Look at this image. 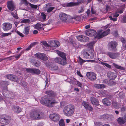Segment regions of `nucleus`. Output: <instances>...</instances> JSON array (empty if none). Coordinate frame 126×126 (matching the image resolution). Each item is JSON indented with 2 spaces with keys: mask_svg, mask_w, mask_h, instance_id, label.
I'll list each match as a JSON object with an SVG mask.
<instances>
[{
  "mask_svg": "<svg viewBox=\"0 0 126 126\" xmlns=\"http://www.w3.org/2000/svg\"><path fill=\"white\" fill-rule=\"evenodd\" d=\"M55 47H57L59 46L60 45V43L58 41H55Z\"/></svg>",
  "mask_w": 126,
  "mask_h": 126,
  "instance_id": "nucleus-53",
  "label": "nucleus"
},
{
  "mask_svg": "<svg viewBox=\"0 0 126 126\" xmlns=\"http://www.w3.org/2000/svg\"><path fill=\"white\" fill-rule=\"evenodd\" d=\"M30 29V26H25L24 27L23 31V33L26 35L28 34L29 33V31Z\"/></svg>",
  "mask_w": 126,
  "mask_h": 126,
  "instance_id": "nucleus-26",
  "label": "nucleus"
},
{
  "mask_svg": "<svg viewBox=\"0 0 126 126\" xmlns=\"http://www.w3.org/2000/svg\"><path fill=\"white\" fill-rule=\"evenodd\" d=\"M77 75L79 76L80 77H83L82 76L80 72L79 71H78L77 72Z\"/></svg>",
  "mask_w": 126,
  "mask_h": 126,
  "instance_id": "nucleus-62",
  "label": "nucleus"
},
{
  "mask_svg": "<svg viewBox=\"0 0 126 126\" xmlns=\"http://www.w3.org/2000/svg\"><path fill=\"white\" fill-rule=\"evenodd\" d=\"M49 47H55V41H49L48 42Z\"/></svg>",
  "mask_w": 126,
  "mask_h": 126,
  "instance_id": "nucleus-33",
  "label": "nucleus"
},
{
  "mask_svg": "<svg viewBox=\"0 0 126 126\" xmlns=\"http://www.w3.org/2000/svg\"><path fill=\"white\" fill-rule=\"evenodd\" d=\"M110 32V30L108 29L101 34L99 33H98L97 35V37L98 39H99L108 35Z\"/></svg>",
  "mask_w": 126,
  "mask_h": 126,
  "instance_id": "nucleus-12",
  "label": "nucleus"
},
{
  "mask_svg": "<svg viewBox=\"0 0 126 126\" xmlns=\"http://www.w3.org/2000/svg\"><path fill=\"white\" fill-rule=\"evenodd\" d=\"M46 94L50 96L55 97L56 95V94L52 91H48L46 92Z\"/></svg>",
  "mask_w": 126,
  "mask_h": 126,
  "instance_id": "nucleus-25",
  "label": "nucleus"
},
{
  "mask_svg": "<svg viewBox=\"0 0 126 126\" xmlns=\"http://www.w3.org/2000/svg\"><path fill=\"white\" fill-rule=\"evenodd\" d=\"M84 11V7L83 6H82L81 7L79 11L78 12L79 13H82Z\"/></svg>",
  "mask_w": 126,
  "mask_h": 126,
  "instance_id": "nucleus-52",
  "label": "nucleus"
},
{
  "mask_svg": "<svg viewBox=\"0 0 126 126\" xmlns=\"http://www.w3.org/2000/svg\"><path fill=\"white\" fill-rule=\"evenodd\" d=\"M100 63L103 65L104 66L106 67L109 68H111V65L107 63L102 62H101Z\"/></svg>",
  "mask_w": 126,
  "mask_h": 126,
  "instance_id": "nucleus-38",
  "label": "nucleus"
},
{
  "mask_svg": "<svg viewBox=\"0 0 126 126\" xmlns=\"http://www.w3.org/2000/svg\"><path fill=\"white\" fill-rule=\"evenodd\" d=\"M117 44L116 42L113 41L111 42L109 44V47L110 48V50L113 51H115L116 50V47Z\"/></svg>",
  "mask_w": 126,
  "mask_h": 126,
  "instance_id": "nucleus-11",
  "label": "nucleus"
},
{
  "mask_svg": "<svg viewBox=\"0 0 126 126\" xmlns=\"http://www.w3.org/2000/svg\"><path fill=\"white\" fill-rule=\"evenodd\" d=\"M59 19L62 22H66L68 18V16L67 14L62 12L59 13Z\"/></svg>",
  "mask_w": 126,
  "mask_h": 126,
  "instance_id": "nucleus-9",
  "label": "nucleus"
},
{
  "mask_svg": "<svg viewBox=\"0 0 126 126\" xmlns=\"http://www.w3.org/2000/svg\"><path fill=\"white\" fill-rule=\"evenodd\" d=\"M86 75L87 77L92 81L94 80L96 78V74L93 72H87L86 73Z\"/></svg>",
  "mask_w": 126,
  "mask_h": 126,
  "instance_id": "nucleus-6",
  "label": "nucleus"
},
{
  "mask_svg": "<svg viewBox=\"0 0 126 126\" xmlns=\"http://www.w3.org/2000/svg\"><path fill=\"white\" fill-rule=\"evenodd\" d=\"M6 77L9 79L14 81H16V77L15 75H8L6 76Z\"/></svg>",
  "mask_w": 126,
  "mask_h": 126,
  "instance_id": "nucleus-22",
  "label": "nucleus"
},
{
  "mask_svg": "<svg viewBox=\"0 0 126 126\" xmlns=\"http://www.w3.org/2000/svg\"><path fill=\"white\" fill-rule=\"evenodd\" d=\"M124 118L122 117H119L117 119L118 123L120 125H122L125 123Z\"/></svg>",
  "mask_w": 126,
  "mask_h": 126,
  "instance_id": "nucleus-27",
  "label": "nucleus"
},
{
  "mask_svg": "<svg viewBox=\"0 0 126 126\" xmlns=\"http://www.w3.org/2000/svg\"><path fill=\"white\" fill-rule=\"evenodd\" d=\"M94 43L93 42H92L88 43L87 45V47L91 48H92Z\"/></svg>",
  "mask_w": 126,
  "mask_h": 126,
  "instance_id": "nucleus-41",
  "label": "nucleus"
},
{
  "mask_svg": "<svg viewBox=\"0 0 126 126\" xmlns=\"http://www.w3.org/2000/svg\"><path fill=\"white\" fill-rule=\"evenodd\" d=\"M86 34L89 36H92L94 35L96 33V31L94 30L88 29L85 32Z\"/></svg>",
  "mask_w": 126,
  "mask_h": 126,
  "instance_id": "nucleus-14",
  "label": "nucleus"
},
{
  "mask_svg": "<svg viewBox=\"0 0 126 126\" xmlns=\"http://www.w3.org/2000/svg\"><path fill=\"white\" fill-rule=\"evenodd\" d=\"M37 42H34L33 43H32L30 45L31 46V47H32L33 46H34L35 45H36V43Z\"/></svg>",
  "mask_w": 126,
  "mask_h": 126,
  "instance_id": "nucleus-64",
  "label": "nucleus"
},
{
  "mask_svg": "<svg viewBox=\"0 0 126 126\" xmlns=\"http://www.w3.org/2000/svg\"><path fill=\"white\" fill-rule=\"evenodd\" d=\"M58 69V66L55 65L51 67V69L52 71L56 70Z\"/></svg>",
  "mask_w": 126,
  "mask_h": 126,
  "instance_id": "nucleus-50",
  "label": "nucleus"
},
{
  "mask_svg": "<svg viewBox=\"0 0 126 126\" xmlns=\"http://www.w3.org/2000/svg\"><path fill=\"white\" fill-rule=\"evenodd\" d=\"M40 103L49 107H53L57 103V101L53 98H47L46 96L42 97L40 100Z\"/></svg>",
  "mask_w": 126,
  "mask_h": 126,
  "instance_id": "nucleus-1",
  "label": "nucleus"
},
{
  "mask_svg": "<svg viewBox=\"0 0 126 126\" xmlns=\"http://www.w3.org/2000/svg\"><path fill=\"white\" fill-rule=\"evenodd\" d=\"M121 40L123 44L126 43V39L123 38H121Z\"/></svg>",
  "mask_w": 126,
  "mask_h": 126,
  "instance_id": "nucleus-55",
  "label": "nucleus"
},
{
  "mask_svg": "<svg viewBox=\"0 0 126 126\" xmlns=\"http://www.w3.org/2000/svg\"><path fill=\"white\" fill-rule=\"evenodd\" d=\"M90 100L91 103L93 105H94L97 106L99 105L98 103V101L94 97H91L90 98Z\"/></svg>",
  "mask_w": 126,
  "mask_h": 126,
  "instance_id": "nucleus-23",
  "label": "nucleus"
},
{
  "mask_svg": "<svg viewBox=\"0 0 126 126\" xmlns=\"http://www.w3.org/2000/svg\"><path fill=\"white\" fill-rule=\"evenodd\" d=\"M44 113L37 110H33L30 112V116L33 120H39L42 119L44 117Z\"/></svg>",
  "mask_w": 126,
  "mask_h": 126,
  "instance_id": "nucleus-2",
  "label": "nucleus"
},
{
  "mask_svg": "<svg viewBox=\"0 0 126 126\" xmlns=\"http://www.w3.org/2000/svg\"><path fill=\"white\" fill-rule=\"evenodd\" d=\"M94 86L95 88L100 89H102L105 87V85L103 84H95Z\"/></svg>",
  "mask_w": 126,
  "mask_h": 126,
  "instance_id": "nucleus-24",
  "label": "nucleus"
},
{
  "mask_svg": "<svg viewBox=\"0 0 126 126\" xmlns=\"http://www.w3.org/2000/svg\"><path fill=\"white\" fill-rule=\"evenodd\" d=\"M12 33L11 32L7 33H2L1 36L3 37L7 36L9 35H10Z\"/></svg>",
  "mask_w": 126,
  "mask_h": 126,
  "instance_id": "nucleus-44",
  "label": "nucleus"
},
{
  "mask_svg": "<svg viewBox=\"0 0 126 126\" xmlns=\"http://www.w3.org/2000/svg\"><path fill=\"white\" fill-rule=\"evenodd\" d=\"M22 1L24 3H25L26 5H28L29 4V3L27 2V0H22Z\"/></svg>",
  "mask_w": 126,
  "mask_h": 126,
  "instance_id": "nucleus-60",
  "label": "nucleus"
},
{
  "mask_svg": "<svg viewBox=\"0 0 126 126\" xmlns=\"http://www.w3.org/2000/svg\"><path fill=\"white\" fill-rule=\"evenodd\" d=\"M37 42H34L33 43H32L30 45L31 46V47H32L33 46H34L35 45H36V43Z\"/></svg>",
  "mask_w": 126,
  "mask_h": 126,
  "instance_id": "nucleus-63",
  "label": "nucleus"
},
{
  "mask_svg": "<svg viewBox=\"0 0 126 126\" xmlns=\"http://www.w3.org/2000/svg\"><path fill=\"white\" fill-rule=\"evenodd\" d=\"M83 36L82 35H80L77 36L76 37L77 38L79 41H82Z\"/></svg>",
  "mask_w": 126,
  "mask_h": 126,
  "instance_id": "nucleus-40",
  "label": "nucleus"
},
{
  "mask_svg": "<svg viewBox=\"0 0 126 126\" xmlns=\"http://www.w3.org/2000/svg\"><path fill=\"white\" fill-rule=\"evenodd\" d=\"M82 105L86 109L89 105V104L86 102H83L82 103Z\"/></svg>",
  "mask_w": 126,
  "mask_h": 126,
  "instance_id": "nucleus-43",
  "label": "nucleus"
},
{
  "mask_svg": "<svg viewBox=\"0 0 126 126\" xmlns=\"http://www.w3.org/2000/svg\"><path fill=\"white\" fill-rule=\"evenodd\" d=\"M83 57L86 58L92 59L94 57V53L92 51H85L83 53Z\"/></svg>",
  "mask_w": 126,
  "mask_h": 126,
  "instance_id": "nucleus-4",
  "label": "nucleus"
},
{
  "mask_svg": "<svg viewBox=\"0 0 126 126\" xmlns=\"http://www.w3.org/2000/svg\"><path fill=\"white\" fill-rule=\"evenodd\" d=\"M41 43H42L41 44L42 45H43L46 47H49L48 44L46 42V41H42L41 42Z\"/></svg>",
  "mask_w": 126,
  "mask_h": 126,
  "instance_id": "nucleus-48",
  "label": "nucleus"
},
{
  "mask_svg": "<svg viewBox=\"0 0 126 126\" xmlns=\"http://www.w3.org/2000/svg\"><path fill=\"white\" fill-rule=\"evenodd\" d=\"M50 118L54 122H56L59 120L60 115L58 114L54 113L50 114L49 116Z\"/></svg>",
  "mask_w": 126,
  "mask_h": 126,
  "instance_id": "nucleus-8",
  "label": "nucleus"
},
{
  "mask_svg": "<svg viewBox=\"0 0 126 126\" xmlns=\"http://www.w3.org/2000/svg\"><path fill=\"white\" fill-rule=\"evenodd\" d=\"M79 5L78 2H70L67 3L66 5L67 7H72Z\"/></svg>",
  "mask_w": 126,
  "mask_h": 126,
  "instance_id": "nucleus-30",
  "label": "nucleus"
},
{
  "mask_svg": "<svg viewBox=\"0 0 126 126\" xmlns=\"http://www.w3.org/2000/svg\"><path fill=\"white\" fill-rule=\"evenodd\" d=\"M107 75L108 78L112 80H114L117 77L116 73L111 72H108Z\"/></svg>",
  "mask_w": 126,
  "mask_h": 126,
  "instance_id": "nucleus-15",
  "label": "nucleus"
},
{
  "mask_svg": "<svg viewBox=\"0 0 126 126\" xmlns=\"http://www.w3.org/2000/svg\"><path fill=\"white\" fill-rule=\"evenodd\" d=\"M107 54L110 58L112 59H116L119 55V54L118 53H112L109 52L107 53Z\"/></svg>",
  "mask_w": 126,
  "mask_h": 126,
  "instance_id": "nucleus-17",
  "label": "nucleus"
},
{
  "mask_svg": "<svg viewBox=\"0 0 126 126\" xmlns=\"http://www.w3.org/2000/svg\"><path fill=\"white\" fill-rule=\"evenodd\" d=\"M79 63L81 65H82L85 62L84 60H83L80 57L79 58Z\"/></svg>",
  "mask_w": 126,
  "mask_h": 126,
  "instance_id": "nucleus-46",
  "label": "nucleus"
},
{
  "mask_svg": "<svg viewBox=\"0 0 126 126\" xmlns=\"http://www.w3.org/2000/svg\"><path fill=\"white\" fill-rule=\"evenodd\" d=\"M119 14L117 12H116L114 13L111 15V16H109V18L111 20L113 21H116L117 20V18L119 16Z\"/></svg>",
  "mask_w": 126,
  "mask_h": 126,
  "instance_id": "nucleus-18",
  "label": "nucleus"
},
{
  "mask_svg": "<svg viewBox=\"0 0 126 126\" xmlns=\"http://www.w3.org/2000/svg\"><path fill=\"white\" fill-rule=\"evenodd\" d=\"M7 7L9 10L12 11H13L15 9L14 4L12 1H8L7 2Z\"/></svg>",
  "mask_w": 126,
  "mask_h": 126,
  "instance_id": "nucleus-10",
  "label": "nucleus"
},
{
  "mask_svg": "<svg viewBox=\"0 0 126 126\" xmlns=\"http://www.w3.org/2000/svg\"><path fill=\"white\" fill-rule=\"evenodd\" d=\"M46 5L47 8V13H49L51 12L52 10L55 9V7H49L51 6V4L50 3H47Z\"/></svg>",
  "mask_w": 126,
  "mask_h": 126,
  "instance_id": "nucleus-20",
  "label": "nucleus"
},
{
  "mask_svg": "<svg viewBox=\"0 0 126 126\" xmlns=\"http://www.w3.org/2000/svg\"><path fill=\"white\" fill-rule=\"evenodd\" d=\"M16 32L19 36L21 37H24V36L22 33L20 32L19 31H16Z\"/></svg>",
  "mask_w": 126,
  "mask_h": 126,
  "instance_id": "nucleus-51",
  "label": "nucleus"
},
{
  "mask_svg": "<svg viewBox=\"0 0 126 126\" xmlns=\"http://www.w3.org/2000/svg\"><path fill=\"white\" fill-rule=\"evenodd\" d=\"M74 107L72 105H69L65 107L63 109L64 114L67 116H71L74 112Z\"/></svg>",
  "mask_w": 126,
  "mask_h": 126,
  "instance_id": "nucleus-3",
  "label": "nucleus"
},
{
  "mask_svg": "<svg viewBox=\"0 0 126 126\" xmlns=\"http://www.w3.org/2000/svg\"><path fill=\"white\" fill-rule=\"evenodd\" d=\"M86 109L92 111L93 110V108L91 106L89 105Z\"/></svg>",
  "mask_w": 126,
  "mask_h": 126,
  "instance_id": "nucleus-56",
  "label": "nucleus"
},
{
  "mask_svg": "<svg viewBox=\"0 0 126 126\" xmlns=\"http://www.w3.org/2000/svg\"><path fill=\"white\" fill-rule=\"evenodd\" d=\"M31 21V20L29 19H23L21 21V23H27L30 22Z\"/></svg>",
  "mask_w": 126,
  "mask_h": 126,
  "instance_id": "nucleus-39",
  "label": "nucleus"
},
{
  "mask_svg": "<svg viewBox=\"0 0 126 126\" xmlns=\"http://www.w3.org/2000/svg\"><path fill=\"white\" fill-rule=\"evenodd\" d=\"M26 71L28 73L38 75L40 73V71L38 69L36 68H28L26 69Z\"/></svg>",
  "mask_w": 126,
  "mask_h": 126,
  "instance_id": "nucleus-7",
  "label": "nucleus"
},
{
  "mask_svg": "<svg viewBox=\"0 0 126 126\" xmlns=\"http://www.w3.org/2000/svg\"><path fill=\"white\" fill-rule=\"evenodd\" d=\"M91 11L92 13L93 14H95L96 13V11L92 8H91Z\"/></svg>",
  "mask_w": 126,
  "mask_h": 126,
  "instance_id": "nucleus-59",
  "label": "nucleus"
},
{
  "mask_svg": "<svg viewBox=\"0 0 126 126\" xmlns=\"http://www.w3.org/2000/svg\"><path fill=\"white\" fill-rule=\"evenodd\" d=\"M12 108L14 111L17 113H19L21 111V108L18 106H13Z\"/></svg>",
  "mask_w": 126,
  "mask_h": 126,
  "instance_id": "nucleus-21",
  "label": "nucleus"
},
{
  "mask_svg": "<svg viewBox=\"0 0 126 126\" xmlns=\"http://www.w3.org/2000/svg\"><path fill=\"white\" fill-rule=\"evenodd\" d=\"M32 64L35 66L38 67L40 65V62L38 61H36L32 63Z\"/></svg>",
  "mask_w": 126,
  "mask_h": 126,
  "instance_id": "nucleus-37",
  "label": "nucleus"
},
{
  "mask_svg": "<svg viewBox=\"0 0 126 126\" xmlns=\"http://www.w3.org/2000/svg\"><path fill=\"white\" fill-rule=\"evenodd\" d=\"M3 29L5 31L9 30L12 28V24L9 23H4L3 24Z\"/></svg>",
  "mask_w": 126,
  "mask_h": 126,
  "instance_id": "nucleus-16",
  "label": "nucleus"
},
{
  "mask_svg": "<svg viewBox=\"0 0 126 126\" xmlns=\"http://www.w3.org/2000/svg\"><path fill=\"white\" fill-rule=\"evenodd\" d=\"M102 101L103 103L105 105L109 106L111 104L110 101L107 98L104 99Z\"/></svg>",
  "mask_w": 126,
  "mask_h": 126,
  "instance_id": "nucleus-28",
  "label": "nucleus"
},
{
  "mask_svg": "<svg viewBox=\"0 0 126 126\" xmlns=\"http://www.w3.org/2000/svg\"><path fill=\"white\" fill-rule=\"evenodd\" d=\"M83 38L82 41L84 42H87L89 40V38L88 37L83 36Z\"/></svg>",
  "mask_w": 126,
  "mask_h": 126,
  "instance_id": "nucleus-49",
  "label": "nucleus"
},
{
  "mask_svg": "<svg viewBox=\"0 0 126 126\" xmlns=\"http://www.w3.org/2000/svg\"><path fill=\"white\" fill-rule=\"evenodd\" d=\"M86 0H78V2H78L79 4V3L84 2Z\"/></svg>",
  "mask_w": 126,
  "mask_h": 126,
  "instance_id": "nucleus-58",
  "label": "nucleus"
},
{
  "mask_svg": "<svg viewBox=\"0 0 126 126\" xmlns=\"http://www.w3.org/2000/svg\"><path fill=\"white\" fill-rule=\"evenodd\" d=\"M106 10L107 12L108 11H110L111 10V7L110 6L107 5L106 8Z\"/></svg>",
  "mask_w": 126,
  "mask_h": 126,
  "instance_id": "nucleus-54",
  "label": "nucleus"
},
{
  "mask_svg": "<svg viewBox=\"0 0 126 126\" xmlns=\"http://www.w3.org/2000/svg\"><path fill=\"white\" fill-rule=\"evenodd\" d=\"M122 21L124 23H126V16L123 17L122 18Z\"/></svg>",
  "mask_w": 126,
  "mask_h": 126,
  "instance_id": "nucleus-57",
  "label": "nucleus"
},
{
  "mask_svg": "<svg viewBox=\"0 0 126 126\" xmlns=\"http://www.w3.org/2000/svg\"><path fill=\"white\" fill-rule=\"evenodd\" d=\"M57 53L63 59V60H65L66 61L65 54L64 53L58 51H57Z\"/></svg>",
  "mask_w": 126,
  "mask_h": 126,
  "instance_id": "nucleus-29",
  "label": "nucleus"
},
{
  "mask_svg": "<svg viewBox=\"0 0 126 126\" xmlns=\"http://www.w3.org/2000/svg\"><path fill=\"white\" fill-rule=\"evenodd\" d=\"M116 68L121 70H124V68L120 66L118 64L115 63H113L112 64Z\"/></svg>",
  "mask_w": 126,
  "mask_h": 126,
  "instance_id": "nucleus-32",
  "label": "nucleus"
},
{
  "mask_svg": "<svg viewBox=\"0 0 126 126\" xmlns=\"http://www.w3.org/2000/svg\"><path fill=\"white\" fill-rule=\"evenodd\" d=\"M113 35L114 36H118L117 31H114V32L113 33Z\"/></svg>",
  "mask_w": 126,
  "mask_h": 126,
  "instance_id": "nucleus-61",
  "label": "nucleus"
},
{
  "mask_svg": "<svg viewBox=\"0 0 126 126\" xmlns=\"http://www.w3.org/2000/svg\"><path fill=\"white\" fill-rule=\"evenodd\" d=\"M34 56L37 58L44 61L47 60L48 59V58L44 53H37L35 54Z\"/></svg>",
  "mask_w": 126,
  "mask_h": 126,
  "instance_id": "nucleus-5",
  "label": "nucleus"
},
{
  "mask_svg": "<svg viewBox=\"0 0 126 126\" xmlns=\"http://www.w3.org/2000/svg\"><path fill=\"white\" fill-rule=\"evenodd\" d=\"M11 14L15 18L18 19V18L17 15L16 14V12L15 14H14L13 12H11Z\"/></svg>",
  "mask_w": 126,
  "mask_h": 126,
  "instance_id": "nucleus-45",
  "label": "nucleus"
},
{
  "mask_svg": "<svg viewBox=\"0 0 126 126\" xmlns=\"http://www.w3.org/2000/svg\"><path fill=\"white\" fill-rule=\"evenodd\" d=\"M59 126H65L64 122L63 119H61L59 122Z\"/></svg>",
  "mask_w": 126,
  "mask_h": 126,
  "instance_id": "nucleus-36",
  "label": "nucleus"
},
{
  "mask_svg": "<svg viewBox=\"0 0 126 126\" xmlns=\"http://www.w3.org/2000/svg\"><path fill=\"white\" fill-rule=\"evenodd\" d=\"M54 61L56 63L63 65L67 64V63L65 60H63L59 57H57L55 58Z\"/></svg>",
  "mask_w": 126,
  "mask_h": 126,
  "instance_id": "nucleus-13",
  "label": "nucleus"
},
{
  "mask_svg": "<svg viewBox=\"0 0 126 126\" xmlns=\"http://www.w3.org/2000/svg\"><path fill=\"white\" fill-rule=\"evenodd\" d=\"M4 84H5V86L2 89V93L3 94L4 93V90L6 91L7 90V86L8 84H9V82L7 81H6L4 82Z\"/></svg>",
  "mask_w": 126,
  "mask_h": 126,
  "instance_id": "nucleus-34",
  "label": "nucleus"
},
{
  "mask_svg": "<svg viewBox=\"0 0 126 126\" xmlns=\"http://www.w3.org/2000/svg\"><path fill=\"white\" fill-rule=\"evenodd\" d=\"M41 16L42 19L40 20V21H41L43 22L46 20V15L44 13H41Z\"/></svg>",
  "mask_w": 126,
  "mask_h": 126,
  "instance_id": "nucleus-35",
  "label": "nucleus"
},
{
  "mask_svg": "<svg viewBox=\"0 0 126 126\" xmlns=\"http://www.w3.org/2000/svg\"><path fill=\"white\" fill-rule=\"evenodd\" d=\"M109 115L108 114H105L102 116V118L104 119H108L109 117Z\"/></svg>",
  "mask_w": 126,
  "mask_h": 126,
  "instance_id": "nucleus-47",
  "label": "nucleus"
},
{
  "mask_svg": "<svg viewBox=\"0 0 126 126\" xmlns=\"http://www.w3.org/2000/svg\"><path fill=\"white\" fill-rule=\"evenodd\" d=\"M36 29H38V30H44V28L41 25L38 23L36 24L35 25Z\"/></svg>",
  "mask_w": 126,
  "mask_h": 126,
  "instance_id": "nucleus-31",
  "label": "nucleus"
},
{
  "mask_svg": "<svg viewBox=\"0 0 126 126\" xmlns=\"http://www.w3.org/2000/svg\"><path fill=\"white\" fill-rule=\"evenodd\" d=\"M29 4L32 9H36L37 8L38 6L37 5L33 4L30 3H29Z\"/></svg>",
  "mask_w": 126,
  "mask_h": 126,
  "instance_id": "nucleus-42",
  "label": "nucleus"
},
{
  "mask_svg": "<svg viewBox=\"0 0 126 126\" xmlns=\"http://www.w3.org/2000/svg\"><path fill=\"white\" fill-rule=\"evenodd\" d=\"M9 122V120L5 117L0 118V122L2 124L7 125Z\"/></svg>",
  "mask_w": 126,
  "mask_h": 126,
  "instance_id": "nucleus-19",
  "label": "nucleus"
}]
</instances>
